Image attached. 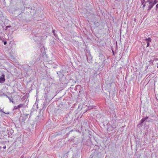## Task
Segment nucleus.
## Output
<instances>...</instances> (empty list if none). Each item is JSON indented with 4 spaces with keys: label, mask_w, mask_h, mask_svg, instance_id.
Returning a JSON list of instances; mask_svg holds the SVG:
<instances>
[{
    "label": "nucleus",
    "mask_w": 158,
    "mask_h": 158,
    "mask_svg": "<svg viewBox=\"0 0 158 158\" xmlns=\"http://www.w3.org/2000/svg\"><path fill=\"white\" fill-rule=\"evenodd\" d=\"M142 4L143 5V7H144L145 6V3L143 4V3H142Z\"/></svg>",
    "instance_id": "19"
},
{
    "label": "nucleus",
    "mask_w": 158,
    "mask_h": 158,
    "mask_svg": "<svg viewBox=\"0 0 158 158\" xmlns=\"http://www.w3.org/2000/svg\"><path fill=\"white\" fill-rule=\"evenodd\" d=\"M6 97H7L10 100V102H11L13 103H14L13 101L12 100V98H11L10 97H8L7 95H6Z\"/></svg>",
    "instance_id": "6"
},
{
    "label": "nucleus",
    "mask_w": 158,
    "mask_h": 158,
    "mask_svg": "<svg viewBox=\"0 0 158 158\" xmlns=\"http://www.w3.org/2000/svg\"><path fill=\"white\" fill-rule=\"evenodd\" d=\"M145 0H141V2L142 3H144V2H145Z\"/></svg>",
    "instance_id": "18"
},
{
    "label": "nucleus",
    "mask_w": 158,
    "mask_h": 158,
    "mask_svg": "<svg viewBox=\"0 0 158 158\" xmlns=\"http://www.w3.org/2000/svg\"><path fill=\"white\" fill-rule=\"evenodd\" d=\"M98 57H99V60L101 62H103L105 60V57L102 54H99Z\"/></svg>",
    "instance_id": "2"
},
{
    "label": "nucleus",
    "mask_w": 158,
    "mask_h": 158,
    "mask_svg": "<svg viewBox=\"0 0 158 158\" xmlns=\"http://www.w3.org/2000/svg\"><path fill=\"white\" fill-rule=\"evenodd\" d=\"M52 33H53V34L56 37V36H57V35L55 33V30H52Z\"/></svg>",
    "instance_id": "10"
},
{
    "label": "nucleus",
    "mask_w": 158,
    "mask_h": 158,
    "mask_svg": "<svg viewBox=\"0 0 158 158\" xmlns=\"http://www.w3.org/2000/svg\"><path fill=\"white\" fill-rule=\"evenodd\" d=\"M0 111L3 113H4L3 111V109H0Z\"/></svg>",
    "instance_id": "14"
},
{
    "label": "nucleus",
    "mask_w": 158,
    "mask_h": 158,
    "mask_svg": "<svg viewBox=\"0 0 158 158\" xmlns=\"http://www.w3.org/2000/svg\"><path fill=\"white\" fill-rule=\"evenodd\" d=\"M156 9H158V3L156 5Z\"/></svg>",
    "instance_id": "17"
},
{
    "label": "nucleus",
    "mask_w": 158,
    "mask_h": 158,
    "mask_svg": "<svg viewBox=\"0 0 158 158\" xmlns=\"http://www.w3.org/2000/svg\"><path fill=\"white\" fill-rule=\"evenodd\" d=\"M20 158H23V157H22V156L21 157H20Z\"/></svg>",
    "instance_id": "22"
},
{
    "label": "nucleus",
    "mask_w": 158,
    "mask_h": 158,
    "mask_svg": "<svg viewBox=\"0 0 158 158\" xmlns=\"http://www.w3.org/2000/svg\"><path fill=\"white\" fill-rule=\"evenodd\" d=\"M95 106H90L89 107V110H91L92 109H94V107H95Z\"/></svg>",
    "instance_id": "7"
},
{
    "label": "nucleus",
    "mask_w": 158,
    "mask_h": 158,
    "mask_svg": "<svg viewBox=\"0 0 158 158\" xmlns=\"http://www.w3.org/2000/svg\"><path fill=\"white\" fill-rule=\"evenodd\" d=\"M148 118V117L146 116L145 117L143 118H142L141 119L140 123V124L141 125V126H142V124Z\"/></svg>",
    "instance_id": "4"
},
{
    "label": "nucleus",
    "mask_w": 158,
    "mask_h": 158,
    "mask_svg": "<svg viewBox=\"0 0 158 158\" xmlns=\"http://www.w3.org/2000/svg\"><path fill=\"white\" fill-rule=\"evenodd\" d=\"M95 26V27H97L98 26Z\"/></svg>",
    "instance_id": "24"
},
{
    "label": "nucleus",
    "mask_w": 158,
    "mask_h": 158,
    "mask_svg": "<svg viewBox=\"0 0 158 158\" xmlns=\"http://www.w3.org/2000/svg\"><path fill=\"white\" fill-rule=\"evenodd\" d=\"M157 68H158V65H157Z\"/></svg>",
    "instance_id": "25"
},
{
    "label": "nucleus",
    "mask_w": 158,
    "mask_h": 158,
    "mask_svg": "<svg viewBox=\"0 0 158 158\" xmlns=\"http://www.w3.org/2000/svg\"><path fill=\"white\" fill-rule=\"evenodd\" d=\"M2 131L3 132H5L6 131V129L4 127H2Z\"/></svg>",
    "instance_id": "11"
},
{
    "label": "nucleus",
    "mask_w": 158,
    "mask_h": 158,
    "mask_svg": "<svg viewBox=\"0 0 158 158\" xmlns=\"http://www.w3.org/2000/svg\"><path fill=\"white\" fill-rule=\"evenodd\" d=\"M135 20H136V19H134V21H135Z\"/></svg>",
    "instance_id": "23"
},
{
    "label": "nucleus",
    "mask_w": 158,
    "mask_h": 158,
    "mask_svg": "<svg viewBox=\"0 0 158 158\" xmlns=\"http://www.w3.org/2000/svg\"><path fill=\"white\" fill-rule=\"evenodd\" d=\"M3 148L4 149H5V148H6V146H4V147H3Z\"/></svg>",
    "instance_id": "21"
},
{
    "label": "nucleus",
    "mask_w": 158,
    "mask_h": 158,
    "mask_svg": "<svg viewBox=\"0 0 158 158\" xmlns=\"http://www.w3.org/2000/svg\"><path fill=\"white\" fill-rule=\"evenodd\" d=\"M61 72H60H60H57V74L59 75V76H62L63 75V74L62 73H61Z\"/></svg>",
    "instance_id": "9"
},
{
    "label": "nucleus",
    "mask_w": 158,
    "mask_h": 158,
    "mask_svg": "<svg viewBox=\"0 0 158 158\" xmlns=\"http://www.w3.org/2000/svg\"><path fill=\"white\" fill-rule=\"evenodd\" d=\"M5 81V76L4 74L2 75L1 77H0V82L3 83Z\"/></svg>",
    "instance_id": "3"
},
{
    "label": "nucleus",
    "mask_w": 158,
    "mask_h": 158,
    "mask_svg": "<svg viewBox=\"0 0 158 158\" xmlns=\"http://www.w3.org/2000/svg\"><path fill=\"white\" fill-rule=\"evenodd\" d=\"M6 44H7V42H6V41H5V42H4V45H6Z\"/></svg>",
    "instance_id": "16"
},
{
    "label": "nucleus",
    "mask_w": 158,
    "mask_h": 158,
    "mask_svg": "<svg viewBox=\"0 0 158 158\" xmlns=\"http://www.w3.org/2000/svg\"><path fill=\"white\" fill-rule=\"evenodd\" d=\"M23 104H20L19 105H18V107L19 108H22L23 107Z\"/></svg>",
    "instance_id": "8"
},
{
    "label": "nucleus",
    "mask_w": 158,
    "mask_h": 158,
    "mask_svg": "<svg viewBox=\"0 0 158 158\" xmlns=\"http://www.w3.org/2000/svg\"><path fill=\"white\" fill-rule=\"evenodd\" d=\"M147 43V47H148L149 46V43Z\"/></svg>",
    "instance_id": "15"
},
{
    "label": "nucleus",
    "mask_w": 158,
    "mask_h": 158,
    "mask_svg": "<svg viewBox=\"0 0 158 158\" xmlns=\"http://www.w3.org/2000/svg\"><path fill=\"white\" fill-rule=\"evenodd\" d=\"M145 40L146 41V43H150L151 41V39L149 37L148 38H146L145 39Z\"/></svg>",
    "instance_id": "5"
},
{
    "label": "nucleus",
    "mask_w": 158,
    "mask_h": 158,
    "mask_svg": "<svg viewBox=\"0 0 158 158\" xmlns=\"http://www.w3.org/2000/svg\"><path fill=\"white\" fill-rule=\"evenodd\" d=\"M10 27V26H7L6 27V28L7 29L8 27Z\"/></svg>",
    "instance_id": "20"
},
{
    "label": "nucleus",
    "mask_w": 158,
    "mask_h": 158,
    "mask_svg": "<svg viewBox=\"0 0 158 158\" xmlns=\"http://www.w3.org/2000/svg\"><path fill=\"white\" fill-rule=\"evenodd\" d=\"M94 25H95L96 24V25H99V23L97 22V23H94Z\"/></svg>",
    "instance_id": "13"
},
{
    "label": "nucleus",
    "mask_w": 158,
    "mask_h": 158,
    "mask_svg": "<svg viewBox=\"0 0 158 158\" xmlns=\"http://www.w3.org/2000/svg\"><path fill=\"white\" fill-rule=\"evenodd\" d=\"M147 2H148L149 3L148 10H150L153 6L158 2V1L157 0H148L147 2H145V3Z\"/></svg>",
    "instance_id": "1"
},
{
    "label": "nucleus",
    "mask_w": 158,
    "mask_h": 158,
    "mask_svg": "<svg viewBox=\"0 0 158 158\" xmlns=\"http://www.w3.org/2000/svg\"><path fill=\"white\" fill-rule=\"evenodd\" d=\"M18 108H19V107H18V106H15L14 108V110H16Z\"/></svg>",
    "instance_id": "12"
}]
</instances>
